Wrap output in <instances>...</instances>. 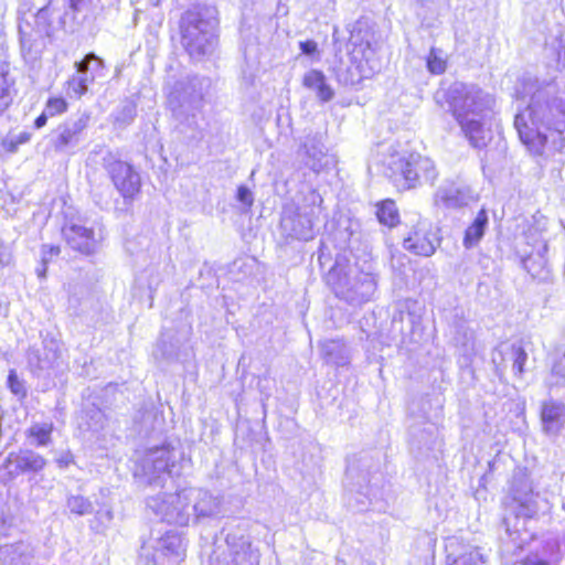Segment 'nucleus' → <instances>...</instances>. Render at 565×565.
Wrapping results in <instances>:
<instances>
[{"mask_svg":"<svg viewBox=\"0 0 565 565\" xmlns=\"http://www.w3.org/2000/svg\"><path fill=\"white\" fill-rule=\"evenodd\" d=\"M518 96L530 97L527 107L515 115L514 127L527 151L543 160L565 162V92L554 79L524 74L515 87Z\"/></svg>","mask_w":565,"mask_h":565,"instance_id":"nucleus-1","label":"nucleus"},{"mask_svg":"<svg viewBox=\"0 0 565 565\" xmlns=\"http://www.w3.org/2000/svg\"><path fill=\"white\" fill-rule=\"evenodd\" d=\"M217 25V10L212 6H193L181 15V45L192 60L201 61L214 53L218 43Z\"/></svg>","mask_w":565,"mask_h":565,"instance_id":"nucleus-2","label":"nucleus"},{"mask_svg":"<svg viewBox=\"0 0 565 565\" xmlns=\"http://www.w3.org/2000/svg\"><path fill=\"white\" fill-rule=\"evenodd\" d=\"M328 282L334 295L353 307L370 301L377 289V276L371 258L355 262L352 266L342 265L339 260L328 273Z\"/></svg>","mask_w":565,"mask_h":565,"instance_id":"nucleus-3","label":"nucleus"},{"mask_svg":"<svg viewBox=\"0 0 565 565\" xmlns=\"http://www.w3.org/2000/svg\"><path fill=\"white\" fill-rule=\"evenodd\" d=\"M182 450L171 441L151 445L136 456L135 476L152 487L162 488L168 480L181 472Z\"/></svg>","mask_w":565,"mask_h":565,"instance_id":"nucleus-4","label":"nucleus"},{"mask_svg":"<svg viewBox=\"0 0 565 565\" xmlns=\"http://www.w3.org/2000/svg\"><path fill=\"white\" fill-rule=\"evenodd\" d=\"M513 515L505 516L503 523L510 536L525 530V521L534 519L541 510H550V503L533 489L526 469L513 471L510 483Z\"/></svg>","mask_w":565,"mask_h":565,"instance_id":"nucleus-5","label":"nucleus"},{"mask_svg":"<svg viewBox=\"0 0 565 565\" xmlns=\"http://www.w3.org/2000/svg\"><path fill=\"white\" fill-rule=\"evenodd\" d=\"M209 86V81L198 75L188 76L179 81L169 96V104L173 116L180 121L177 128L189 132L191 138H196L200 132V122L196 121V113L200 110Z\"/></svg>","mask_w":565,"mask_h":565,"instance_id":"nucleus-6","label":"nucleus"},{"mask_svg":"<svg viewBox=\"0 0 565 565\" xmlns=\"http://www.w3.org/2000/svg\"><path fill=\"white\" fill-rule=\"evenodd\" d=\"M380 462L369 454L353 456L348 461L345 472L347 502L355 511H364L372 502L375 492L371 480L379 472Z\"/></svg>","mask_w":565,"mask_h":565,"instance_id":"nucleus-7","label":"nucleus"},{"mask_svg":"<svg viewBox=\"0 0 565 565\" xmlns=\"http://www.w3.org/2000/svg\"><path fill=\"white\" fill-rule=\"evenodd\" d=\"M385 174L397 188L408 190L423 183L433 184L438 172L429 158L411 153L408 157H392Z\"/></svg>","mask_w":565,"mask_h":565,"instance_id":"nucleus-8","label":"nucleus"},{"mask_svg":"<svg viewBox=\"0 0 565 565\" xmlns=\"http://www.w3.org/2000/svg\"><path fill=\"white\" fill-rule=\"evenodd\" d=\"M449 104L455 118L458 120L480 116L492 107V96L476 85L455 83L448 93Z\"/></svg>","mask_w":565,"mask_h":565,"instance_id":"nucleus-9","label":"nucleus"},{"mask_svg":"<svg viewBox=\"0 0 565 565\" xmlns=\"http://www.w3.org/2000/svg\"><path fill=\"white\" fill-rule=\"evenodd\" d=\"M228 552L214 551L210 556V565H258L259 554L252 547L249 536L239 526L224 529Z\"/></svg>","mask_w":565,"mask_h":565,"instance_id":"nucleus-10","label":"nucleus"},{"mask_svg":"<svg viewBox=\"0 0 565 565\" xmlns=\"http://www.w3.org/2000/svg\"><path fill=\"white\" fill-rule=\"evenodd\" d=\"M147 505L169 524L184 526L190 522V495L185 490L149 498Z\"/></svg>","mask_w":565,"mask_h":565,"instance_id":"nucleus-11","label":"nucleus"},{"mask_svg":"<svg viewBox=\"0 0 565 565\" xmlns=\"http://www.w3.org/2000/svg\"><path fill=\"white\" fill-rule=\"evenodd\" d=\"M103 167L125 201L134 200L140 192L141 178L134 166L120 160L111 151H107L103 157Z\"/></svg>","mask_w":565,"mask_h":565,"instance_id":"nucleus-12","label":"nucleus"},{"mask_svg":"<svg viewBox=\"0 0 565 565\" xmlns=\"http://www.w3.org/2000/svg\"><path fill=\"white\" fill-rule=\"evenodd\" d=\"M351 61H363L371 72H380L382 63L376 56L374 33L366 22L358 21L350 31Z\"/></svg>","mask_w":565,"mask_h":565,"instance_id":"nucleus-13","label":"nucleus"},{"mask_svg":"<svg viewBox=\"0 0 565 565\" xmlns=\"http://www.w3.org/2000/svg\"><path fill=\"white\" fill-rule=\"evenodd\" d=\"M321 209L319 205L299 206L295 213L285 212L282 214L280 226L282 231L290 237L309 241L315 236V224L319 217Z\"/></svg>","mask_w":565,"mask_h":565,"instance_id":"nucleus-14","label":"nucleus"},{"mask_svg":"<svg viewBox=\"0 0 565 565\" xmlns=\"http://www.w3.org/2000/svg\"><path fill=\"white\" fill-rule=\"evenodd\" d=\"M90 116L87 113L78 114L60 124L52 135V146L57 152H68L75 149L89 125Z\"/></svg>","mask_w":565,"mask_h":565,"instance_id":"nucleus-15","label":"nucleus"},{"mask_svg":"<svg viewBox=\"0 0 565 565\" xmlns=\"http://www.w3.org/2000/svg\"><path fill=\"white\" fill-rule=\"evenodd\" d=\"M19 39L24 62L32 67L36 66L46 47L47 38L39 31L31 21L21 18L19 22Z\"/></svg>","mask_w":565,"mask_h":565,"instance_id":"nucleus-16","label":"nucleus"},{"mask_svg":"<svg viewBox=\"0 0 565 565\" xmlns=\"http://www.w3.org/2000/svg\"><path fill=\"white\" fill-rule=\"evenodd\" d=\"M21 9L25 11L36 10V13L32 15V24L41 31L47 38L49 42H52L55 38V32L64 28L65 20L64 15L58 18L56 24L53 21V0H21Z\"/></svg>","mask_w":565,"mask_h":565,"instance_id":"nucleus-17","label":"nucleus"},{"mask_svg":"<svg viewBox=\"0 0 565 565\" xmlns=\"http://www.w3.org/2000/svg\"><path fill=\"white\" fill-rule=\"evenodd\" d=\"M298 156L303 164L315 172L321 171L330 163L321 134L307 135L300 143Z\"/></svg>","mask_w":565,"mask_h":565,"instance_id":"nucleus-18","label":"nucleus"},{"mask_svg":"<svg viewBox=\"0 0 565 565\" xmlns=\"http://www.w3.org/2000/svg\"><path fill=\"white\" fill-rule=\"evenodd\" d=\"M63 235L70 247L82 254H93L97 248L98 239L94 230L82 224L71 223L65 225Z\"/></svg>","mask_w":565,"mask_h":565,"instance_id":"nucleus-19","label":"nucleus"},{"mask_svg":"<svg viewBox=\"0 0 565 565\" xmlns=\"http://www.w3.org/2000/svg\"><path fill=\"white\" fill-rule=\"evenodd\" d=\"M163 426V418L153 405L140 407L134 416L132 430L140 438H148L160 433Z\"/></svg>","mask_w":565,"mask_h":565,"instance_id":"nucleus-20","label":"nucleus"},{"mask_svg":"<svg viewBox=\"0 0 565 565\" xmlns=\"http://www.w3.org/2000/svg\"><path fill=\"white\" fill-rule=\"evenodd\" d=\"M439 243L435 232L419 225L404 239L403 246L416 255L428 257L435 253Z\"/></svg>","mask_w":565,"mask_h":565,"instance_id":"nucleus-21","label":"nucleus"},{"mask_svg":"<svg viewBox=\"0 0 565 565\" xmlns=\"http://www.w3.org/2000/svg\"><path fill=\"white\" fill-rule=\"evenodd\" d=\"M472 200L473 195L468 186L454 183L440 186L435 194L436 204L447 209L467 206Z\"/></svg>","mask_w":565,"mask_h":565,"instance_id":"nucleus-22","label":"nucleus"},{"mask_svg":"<svg viewBox=\"0 0 565 565\" xmlns=\"http://www.w3.org/2000/svg\"><path fill=\"white\" fill-rule=\"evenodd\" d=\"M541 422L543 431L547 435H557L565 424V405L554 399L542 403Z\"/></svg>","mask_w":565,"mask_h":565,"instance_id":"nucleus-23","label":"nucleus"},{"mask_svg":"<svg viewBox=\"0 0 565 565\" xmlns=\"http://www.w3.org/2000/svg\"><path fill=\"white\" fill-rule=\"evenodd\" d=\"M9 462L14 467L18 473H39L47 465V460L32 449H20L12 452L8 458Z\"/></svg>","mask_w":565,"mask_h":565,"instance_id":"nucleus-24","label":"nucleus"},{"mask_svg":"<svg viewBox=\"0 0 565 565\" xmlns=\"http://www.w3.org/2000/svg\"><path fill=\"white\" fill-rule=\"evenodd\" d=\"M188 495H190V502L193 501V504H190V512L191 516H194L195 520L213 515L217 512L218 500L209 491L202 489L191 490L188 492Z\"/></svg>","mask_w":565,"mask_h":565,"instance_id":"nucleus-25","label":"nucleus"},{"mask_svg":"<svg viewBox=\"0 0 565 565\" xmlns=\"http://www.w3.org/2000/svg\"><path fill=\"white\" fill-rule=\"evenodd\" d=\"M302 85L307 89L315 92L316 97L320 103H329L334 97V90L327 83V77L322 71H308L302 77Z\"/></svg>","mask_w":565,"mask_h":565,"instance_id":"nucleus-26","label":"nucleus"},{"mask_svg":"<svg viewBox=\"0 0 565 565\" xmlns=\"http://www.w3.org/2000/svg\"><path fill=\"white\" fill-rule=\"evenodd\" d=\"M458 124L473 148H484L490 141V131L484 129L482 122L477 117L460 119Z\"/></svg>","mask_w":565,"mask_h":565,"instance_id":"nucleus-27","label":"nucleus"},{"mask_svg":"<svg viewBox=\"0 0 565 565\" xmlns=\"http://www.w3.org/2000/svg\"><path fill=\"white\" fill-rule=\"evenodd\" d=\"M376 72H371L363 61H352V65L334 70L337 81L344 86L359 84L362 78H369Z\"/></svg>","mask_w":565,"mask_h":565,"instance_id":"nucleus-28","label":"nucleus"},{"mask_svg":"<svg viewBox=\"0 0 565 565\" xmlns=\"http://www.w3.org/2000/svg\"><path fill=\"white\" fill-rule=\"evenodd\" d=\"M75 68L76 72L66 82V94L71 98L78 99L88 92V86L94 83L96 76L88 71L86 65Z\"/></svg>","mask_w":565,"mask_h":565,"instance_id":"nucleus-29","label":"nucleus"},{"mask_svg":"<svg viewBox=\"0 0 565 565\" xmlns=\"http://www.w3.org/2000/svg\"><path fill=\"white\" fill-rule=\"evenodd\" d=\"M455 345L466 362L471 361L472 356L476 355V339L475 332L468 326L460 323L456 327V333L454 335Z\"/></svg>","mask_w":565,"mask_h":565,"instance_id":"nucleus-30","label":"nucleus"},{"mask_svg":"<svg viewBox=\"0 0 565 565\" xmlns=\"http://www.w3.org/2000/svg\"><path fill=\"white\" fill-rule=\"evenodd\" d=\"M322 355L328 363L343 366L349 363L350 353L347 344L340 340H329L322 344Z\"/></svg>","mask_w":565,"mask_h":565,"instance_id":"nucleus-31","label":"nucleus"},{"mask_svg":"<svg viewBox=\"0 0 565 565\" xmlns=\"http://www.w3.org/2000/svg\"><path fill=\"white\" fill-rule=\"evenodd\" d=\"M488 226V213L484 209H481L473 222L467 227L463 236V246L466 248H472L481 241Z\"/></svg>","mask_w":565,"mask_h":565,"instance_id":"nucleus-32","label":"nucleus"},{"mask_svg":"<svg viewBox=\"0 0 565 565\" xmlns=\"http://www.w3.org/2000/svg\"><path fill=\"white\" fill-rule=\"evenodd\" d=\"M106 418L103 411L94 404L87 405L83 408L78 427L84 431L97 433L104 428Z\"/></svg>","mask_w":565,"mask_h":565,"instance_id":"nucleus-33","label":"nucleus"},{"mask_svg":"<svg viewBox=\"0 0 565 565\" xmlns=\"http://www.w3.org/2000/svg\"><path fill=\"white\" fill-rule=\"evenodd\" d=\"M180 344L171 332H162L156 343L152 355L158 361H171L177 358Z\"/></svg>","mask_w":565,"mask_h":565,"instance_id":"nucleus-34","label":"nucleus"},{"mask_svg":"<svg viewBox=\"0 0 565 565\" xmlns=\"http://www.w3.org/2000/svg\"><path fill=\"white\" fill-rule=\"evenodd\" d=\"M498 354L500 355V363L508 358L512 361V370L515 375L522 376L524 373V365L527 361V353L524 348L519 343H512L508 345L504 350L499 349Z\"/></svg>","mask_w":565,"mask_h":565,"instance_id":"nucleus-35","label":"nucleus"},{"mask_svg":"<svg viewBox=\"0 0 565 565\" xmlns=\"http://www.w3.org/2000/svg\"><path fill=\"white\" fill-rule=\"evenodd\" d=\"M559 552L558 541L555 539L546 540L544 544V556L537 553L526 555L521 564L522 565H551L550 559L557 562Z\"/></svg>","mask_w":565,"mask_h":565,"instance_id":"nucleus-36","label":"nucleus"},{"mask_svg":"<svg viewBox=\"0 0 565 565\" xmlns=\"http://www.w3.org/2000/svg\"><path fill=\"white\" fill-rule=\"evenodd\" d=\"M53 423H34L26 430L30 444L35 447H46L52 443Z\"/></svg>","mask_w":565,"mask_h":565,"instance_id":"nucleus-37","label":"nucleus"},{"mask_svg":"<svg viewBox=\"0 0 565 565\" xmlns=\"http://www.w3.org/2000/svg\"><path fill=\"white\" fill-rule=\"evenodd\" d=\"M377 221L390 228L399 223V213L393 200H384L376 204Z\"/></svg>","mask_w":565,"mask_h":565,"instance_id":"nucleus-38","label":"nucleus"},{"mask_svg":"<svg viewBox=\"0 0 565 565\" xmlns=\"http://www.w3.org/2000/svg\"><path fill=\"white\" fill-rule=\"evenodd\" d=\"M484 561L481 553L476 547H469L459 555L448 553L447 565H483Z\"/></svg>","mask_w":565,"mask_h":565,"instance_id":"nucleus-39","label":"nucleus"},{"mask_svg":"<svg viewBox=\"0 0 565 565\" xmlns=\"http://www.w3.org/2000/svg\"><path fill=\"white\" fill-rule=\"evenodd\" d=\"M66 507L72 513L77 515H86L93 512L92 502L83 495H70Z\"/></svg>","mask_w":565,"mask_h":565,"instance_id":"nucleus-40","label":"nucleus"},{"mask_svg":"<svg viewBox=\"0 0 565 565\" xmlns=\"http://www.w3.org/2000/svg\"><path fill=\"white\" fill-rule=\"evenodd\" d=\"M84 65L87 66L88 71L94 75V76H103V71L105 68V63L104 61L97 56L95 53L90 52V53H87L83 60L78 61V62H75V67H84Z\"/></svg>","mask_w":565,"mask_h":565,"instance_id":"nucleus-41","label":"nucleus"},{"mask_svg":"<svg viewBox=\"0 0 565 565\" xmlns=\"http://www.w3.org/2000/svg\"><path fill=\"white\" fill-rule=\"evenodd\" d=\"M427 68L431 74H443L446 71V60L440 49L431 47L427 56Z\"/></svg>","mask_w":565,"mask_h":565,"instance_id":"nucleus-42","label":"nucleus"},{"mask_svg":"<svg viewBox=\"0 0 565 565\" xmlns=\"http://www.w3.org/2000/svg\"><path fill=\"white\" fill-rule=\"evenodd\" d=\"M137 115V106L131 100H126L122 103L120 108L118 109L115 121L121 126H127L131 124Z\"/></svg>","mask_w":565,"mask_h":565,"instance_id":"nucleus-43","label":"nucleus"},{"mask_svg":"<svg viewBox=\"0 0 565 565\" xmlns=\"http://www.w3.org/2000/svg\"><path fill=\"white\" fill-rule=\"evenodd\" d=\"M30 139L31 134L28 131H22L18 135L9 134L6 138H3L1 145L6 149V151L10 153H15L19 149V146L29 142Z\"/></svg>","mask_w":565,"mask_h":565,"instance_id":"nucleus-44","label":"nucleus"},{"mask_svg":"<svg viewBox=\"0 0 565 565\" xmlns=\"http://www.w3.org/2000/svg\"><path fill=\"white\" fill-rule=\"evenodd\" d=\"M7 384L11 393L21 398L26 396V388L24 381L20 380L15 370H10L8 374Z\"/></svg>","mask_w":565,"mask_h":565,"instance_id":"nucleus-45","label":"nucleus"},{"mask_svg":"<svg viewBox=\"0 0 565 565\" xmlns=\"http://www.w3.org/2000/svg\"><path fill=\"white\" fill-rule=\"evenodd\" d=\"M60 254V247L55 245H43L42 246V268L38 269V275L41 278L45 277L46 265L52 259L53 256H57Z\"/></svg>","mask_w":565,"mask_h":565,"instance_id":"nucleus-46","label":"nucleus"},{"mask_svg":"<svg viewBox=\"0 0 565 565\" xmlns=\"http://www.w3.org/2000/svg\"><path fill=\"white\" fill-rule=\"evenodd\" d=\"M13 79L9 77V71L6 65H0V95L4 97L11 96V87Z\"/></svg>","mask_w":565,"mask_h":565,"instance_id":"nucleus-47","label":"nucleus"},{"mask_svg":"<svg viewBox=\"0 0 565 565\" xmlns=\"http://www.w3.org/2000/svg\"><path fill=\"white\" fill-rule=\"evenodd\" d=\"M67 104L63 98H50L45 105V111L50 116L62 114L66 110Z\"/></svg>","mask_w":565,"mask_h":565,"instance_id":"nucleus-48","label":"nucleus"},{"mask_svg":"<svg viewBox=\"0 0 565 565\" xmlns=\"http://www.w3.org/2000/svg\"><path fill=\"white\" fill-rule=\"evenodd\" d=\"M340 235L343 237V248H348L353 253L356 249V244L360 242V234L345 228L343 232H340Z\"/></svg>","mask_w":565,"mask_h":565,"instance_id":"nucleus-49","label":"nucleus"},{"mask_svg":"<svg viewBox=\"0 0 565 565\" xmlns=\"http://www.w3.org/2000/svg\"><path fill=\"white\" fill-rule=\"evenodd\" d=\"M54 461L60 469H67L71 465L75 462L74 455L68 449L57 451L55 454Z\"/></svg>","mask_w":565,"mask_h":565,"instance_id":"nucleus-50","label":"nucleus"},{"mask_svg":"<svg viewBox=\"0 0 565 565\" xmlns=\"http://www.w3.org/2000/svg\"><path fill=\"white\" fill-rule=\"evenodd\" d=\"M552 374L558 377L555 382L556 385L565 384V356L561 358L554 363L552 367Z\"/></svg>","mask_w":565,"mask_h":565,"instance_id":"nucleus-51","label":"nucleus"},{"mask_svg":"<svg viewBox=\"0 0 565 565\" xmlns=\"http://www.w3.org/2000/svg\"><path fill=\"white\" fill-rule=\"evenodd\" d=\"M236 199H237V201H239L242 204H244L247 207H250L253 205V203H254L253 193L245 185L238 186Z\"/></svg>","mask_w":565,"mask_h":565,"instance_id":"nucleus-52","label":"nucleus"},{"mask_svg":"<svg viewBox=\"0 0 565 565\" xmlns=\"http://www.w3.org/2000/svg\"><path fill=\"white\" fill-rule=\"evenodd\" d=\"M301 53L307 56H313L318 53V44L313 40H307L299 43Z\"/></svg>","mask_w":565,"mask_h":565,"instance_id":"nucleus-53","label":"nucleus"},{"mask_svg":"<svg viewBox=\"0 0 565 565\" xmlns=\"http://www.w3.org/2000/svg\"><path fill=\"white\" fill-rule=\"evenodd\" d=\"M64 4H66L73 13L81 12L83 9L84 0H62Z\"/></svg>","mask_w":565,"mask_h":565,"instance_id":"nucleus-54","label":"nucleus"},{"mask_svg":"<svg viewBox=\"0 0 565 565\" xmlns=\"http://www.w3.org/2000/svg\"><path fill=\"white\" fill-rule=\"evenodd\" d=\"M96 519L102 523V524H107L109 523L111 520H113V512L110 510H105V511H98L96 513Z\"/></svg>","mask_w":565,"mask_h":565,"instance_id":"nucleus-55","label":"nucleus"},{"mask_svg":"<svg viewBox=\"0 0 565 565\" xmlns=\"http://www.w3.org/2000/svg\"><path fill=\"white\" fill-rule=\"evenodd\" d=\"M180 545V537L177 535H168L164 540V547L168 550L173 551L174 547H178Z\"/></svg>","mask_w":565,"mask_h":565,"instance_id":"nucleus-56","label":"nucleus"},{"mask_svg":"<svg viewBox=\"0 0 565 565\" xmlns=\"http://www.w3.org/2000/svg\"><path fill=\"white\" fill-rule=\"evenodd\" d=\"M50 115L44 110L39 117H36V119L34 120V127L36 129H41L42 127H44L46 125V121H47V117Z\"/></svg>","mask_w":565,"mask_h":565,"instance_id":"nucleus-57","label":"nucleus"},{"mask_svg":"<svg viewBox=\"0 0 565 565\" xmlns=\"http://www.w3.org/2000/svg\"><path fill=\"white\" fill-rule=\"evenodd\" d=\"M12 103V97H4L0 95V114H2Z\"/></svg>","mask_w":565,"mask_h":565,"instance_id":"nucleus-58","label":"nucleus"},{"mask_svg":"<svg viewBox=\"0 0 565 565\" xmlns=\"http://www.w3.org/2000/svg\"><path fill=\"white\" fill-rule=\"evenodd\" d=\"M4 531H6V521L2 516V514H0V535L4 534Z\"/></svg>","mask_w":565,"mask_h":565,"instance_id":"nucleus-59","label":"nucleus"},{"mask_svg":"<svg viewBox=\"0 0 565 565\" xmlns=\"http://www.w3.org/2000/svg\"><path fill=\"white\" fill-rule=\"evenodd\" d=\"M495 372L499 374L500 372H502V369L499 365H497Z\"/></svg>","mask_w":565,"mask_h":565,"instance_id":"nucleus-60","label":"nucleus"},{"mask_svg":"<svg viewBox=\"0 0 565 565\" xmlns=\"http://www.w3.org/2000/svg\"><path fill=\"white\" fill-rule=\"evenodd\" d=\"M492 362H493L494 364H498V361H497V356H495V355H493V356H492Z\"/></svg>","mask_w":565,"mask_h":565,"instance_id":"nucleus-61","label":"nucleus"},{"mask_svg":"<svg viewBox=\"0 0 565 565\" xmlns=\"http://www.w3.org/2000/svg\"><path fill=\"white\" fill-rule=\"evenodd\" d=\"M159 1H160V0H152V3H153L154 6H158V4H159Z\"/></svg>","mask_w":565,"mask_h":565,"instance_id":"nucleus-62","label":"nucleus"}]
</instances>
